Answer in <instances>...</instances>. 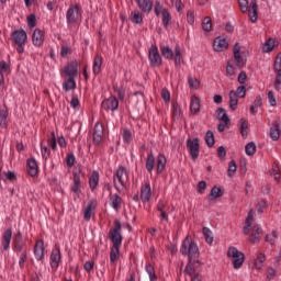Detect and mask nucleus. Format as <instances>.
<instances>
[{"label": "nucleus", "instance_id": "nucleus-47", "mask_svg": "<svg viewBox=\"0 0 281 281\" xmlns=\"http://www.w3.org/2000/svg\"><path fill=\"white\" fill-rule=\"evenodd\" d=\"M93 210H95V206H93V203H89L83 211L85 221H91V214H93Z\"/></svg>", "mask_w": 281, "mask_h": 281}, {"label": "nucleus", "instance_id": "nucleus-61", "mask_svg": "<svg viewBox=\"0 0 281 281\" xmlns=\"http://www.w3.org/2000/svg\"><path fill=\"white\" fill-rule=\"evenodd\" d=\"M238 3L241 12H247V10H249V0H238Z\"/></svg>", "mask_w": 281, "mask_h": 281}, {"label": "nucleus", "instance_id": "nucleus-6", "mask_svg": "<svg viewBox=\"0 0 281 281\" xmlns=\"http://www.w3.org/2000/svg\"><path fill=\"white\" fill-rule=\"evenodd\" d=\"M228 258H233L234 269H240L245 262V254L238 250L236 247H229L227 251Z\"/></svg>", "mask_w": 281, "mask_h": 281}, {"label": "nucleus", "instance_id": "nucleus-21", "mask_svg": "<svg viewBox=\"0 0 281 281\" xmlns=\"http://www.w3.org/2000/svg\"><path fill=\"white\" fill-rule=\"evenodd\" d=\"M247 12L250 21L256 23V21H258V2L256 0H251Z\"/></svg>", "mask_w": 281, "mask_h": 281}, {"label": "nucleus", "instance_id": "nucleus-1", "mask_svg": "<svg viewBox=\"0 0 281 281\" xmlns=\"http://www.w3.org/2000/svg\"><path fill=\"white\" fill-rule=\"evenodd\" d=\"M180 254L188 257L187 270L189 272L193 267H203V262H201L200 259L201 252L199 251V245L194 243L192 236L188 235L183 239L180 247Z\"/></svg>", "mask_w": 281, "mask_h": 281}, {"label": "nucleus", "instance_id": "nucleus-59", "mask_svg": "<svg viewBox=\"0 0 281 281\" xmlns=\"http://www.w3.org/2000/svg\"><path fill=\"white\" fill-rule=\"evenodd\" d=\"M269 102H270V106H276L278 104V101L276 100V93H273L272 90H270L268 92V95H267Z\"/></svg>", "mask_w": 281, "mask_h": 281}, {"label": "nucleus", "instance_id": "nucleus-41", "mask_svg": "<svg viewBox=\"0 0 281 281\" xmlns=\"http://www.w3.org/2000/svg\"><path fill=\"white\" fill-rule=\"evenodd\" d=\"M216 113L221 122H224V124L229 125V116L227 115V112L225 111V109L218 108Z\"/></svg>", "mask_w": 281, "mask_h": 281}, {"label": "nucleus", "instance_id": "nucleus-52", "mask_svg": "<svg viewBox=\"0 0 281 281\" xmlns=\"http://www.w3.org/2000/svg\"><path fill=\"white\" fill-rule=\"evenodd\" d=\"M248 126H247V122H245V119H240V135L241 137H247V135H249V132L247 131Z\"/></svg>", "mask_w": 281, "mask_h": 281}, {"label": "nucleus", "instance_id": "nucleus-4", "mask_svg": "<svg viewBox=\"0 0 281 281\" xmlns=\"http://www.w3.org/2000/svg\"><path fill=\"white\" fill-rule=\"evenodd\" d=\"M109 238L113 244L112 247H122V240H124V237H122V224L120 221L116 220L114 222V227L109 232Z\"/></svg>", "mask_w": 281, "mask_h": 281}, {"label": "nucleus", "instance_id": "nucleus-49", "mask_svg": "<svg viewBox=\"0 0 281 281\" xmlns=\"http://www.w3.org/2000/svg\"><path fill=\"white\" fill-rule=\"evenodd\" d=\"M254 221V215L251 214V211L248 213V216L245 222L244 226V234L247 236L249 234V228L251 227V223Z\"/></svg>", "mask_w": 281, "mask_h": 281}, {"label": "nucleus", "instance_id": "nucleus-40", "mask_svg": "<svg viewBox=\"0 0 281 281\" xmlns=\"http://www.w3.org/2000/svg\"><path fill=\"white\" fill-rule=\"evenodd\" d=\"M221 196H223V190L218 187H213L209 195V201H216V199H221Z\"/></svg>", "mask_w": 281, "mask_h": 281}, {"label": "nucleus", "instance_id": "nucleus-29", "mask_svg": "<svg viewBox=\"0 0 281 281\" xmlns=\"http://www.w3.org/2000/svg\"><path fill=\"white\" fill-rule=\"evenodd\" d=\"M172 58L176 67H181V63H183V54H181V47L179 45H176Z\"/></svg>", "mask_w": 281, "mask_h": 281}, {"label": "nucleus", "instance_id": "nucleus-46", "mask_svg": "<svg viewBox=\"0 0 281 281\" xmlns=\"http://www.w3.org/2000/svg\"><path fill=\"white\" fill-rule=\"evenodd\" d=\"M205 144L209 148H212L215 144V140H214V132L212 131H207L206 134H205Z\"/></svg>", "mask_w": 281, "mask_h": 281}, {"label": "nucleus", "instance_id": "nucleus-62", "mask_svg": "<svg viewBox=\"0 0 281 281\" xmlns=\"http://www.w3.org/2000/svg\"><path fill=\"white\" fill-rule=\"evenodd\" d=\"M161 98H162V100H164L166 103L170 102V91H168V89L164 88V89L161 90Z\"/></svg>", "mask_w": 281, "mask_h": 281}, {"label": "nucleus", "instance_id": "nucleus-44", "mask_svg": "<svg viewBox=\"0 0 281 281\" xmlns=\"http://www.w3.org/2000/svg\"><path fill=\"white\" fill-rule=\"evenodd\" d=\"M63 89L66 91H72V89H76V78L69 77L64 83Z\"/></svg>", "mask_w": 281, "mask_h": 281}, {"label": "nucleus", "instance_id": "nucleus-2", "mask_svg": "<svg viewBox=\"0 0 281 281\" xmlns=\"http://www.w3.org/2000/svg\"><path fill=\"white\" fill-rule=\"evenodd\" d=\"M113 186L119 193H122V190H126L128 186V170L124 166H120L113 176Z\"/></svg>", "mask_w": 281, "mask_h": 281}, {"label": "nucleus", "instance_id": "nucleus-23", "mask_svg": "<svg viewBox=\"0 0 281 281\" xmlns=\"http://www.w3.org/2000/svg\"><path fill=\"white\" fill-rule=\"evenodd\" d=\"M267 260V257L262 252H257L254 256V267L257 269V271H260L262 267H265V261Z\"/></svg>", "mask_w": 281, "mask_h": 281}, {"label": "nucleus", "instance_id": "nucleus-36", "mask_svg": "<svg viewBox=\"0 0 281 281\" xmlns=\"http://www.w3.org/2000/svg\"><path fill=\"white\" fill-rule=\"evenodd\" d=\"M161 56L167 60H172L175 58V50L170 46H160Z\"/></svg>", "mask_w": 281, "mask_h": 281}, {"label": "nucleus", "instance_id": "nucleus-51", "mask_svg": "<svg viewBox=\"0 0 281 281\" xmlns=\"http://www.w3.org/2000/svg\"><path fill=\"white\" fill-rule=\"evenodd\" d=\"M202 30H204V32H212V19L210 16L204 18Z\"/></svg>", "mask_w": 281, "mask_h": 281}, {"label": "nucleus", "instance_id": "nucleus-50", "mask_svg": "<svg viewBox=\"0 0 281 281\" xmlns=\"http://www.w3.org/2000/svg\"><path fill=\"white\" fill-rule=\"evenodd\" d=\"M245 151L248 157H251L252 155H256V143L250 142L245 146Z\"/></svg>", "mask_w": 281, "mask_h": 281}, {"label": "nucleus", "instance_id": "nucleus-13", "mask_svg": "<svg viewBox=\"0 0 281 281\" xmlns=\"http://www.w3.org/2000/svg\"><path fill=\"white\" fill-rule=\"evenodd\" d=\"M32 42L35 47H41L45 43V34L41 29H35L32 35Z\"/></svg>", "mask_w": 281, "mask_h": 281}, {"label": "nucleus", "instance_id": "nucleus-60", "mask_svg": "<svg viewBox=\"0 0 281 281\" xmlns=\"http://www.w3.org/2000/svg\"><path fill=\"white\" fill-rule=\"evenodd\" d=\"M188 83L190 89H199V80L196 78L189 77Z\"/></svg>", "mask_w": 281, "mask_h": 281}, {"label": "nucleus", "instance_id": "nucleus-19", "mask_svg": "<svg viewBox=\"0 0 281 281\" xmlns=\"http://www.w3.org/2000/svg\"><path fill=\"white\" fill-rule=\"evenodd\" d=\"M137 8L145 14L153 12V2L150 0H135Z\"/></svg>", "mask_w": 281, "mask_h": 281}, {"label": "nucleus", "instance_id": "nucleus-34", "mask_svg": "<svg viewBox=\"0 0 281 281\" xmlns=\"http://www.w3.org/2000/svg\"><path fill=\"white\" fill-rule=\"evenodd\" d=\"M130 19L132 23H135V25H140V23H144V15L137 10H134L130 14Z\"/></svg>", "mask_w": 281, "mask_h": 281}, {"label": "nucleus", "instance_id": "nucleus-5", "mask_svg": "<svg viewBox=\"0 0 281 281\" xmlns=\"http://www.w3.org/2000/svg\"><path fill=\"white\" fill-rule=\"evenodd\" d=\"M82 19V9L80 4H71L66 12V21L68 25H74Z\"/></svg>", "mask_w": 281, "mask_h": 281}, {"label": "nucleus", "instance_id": "nucleus-33", "mask_svg": "<svg viewBox=\"0 0 281 281\" xmlns=\"http://www.w3.org/2000/svg\"><path fill=\"white\" fill-rule=\"evenodd\" d=\"M145 168L149 173H153V170H155V155L153 151L147 155Z\"/></svg>", "mask_w": 281, "mask_h": 281}, {"label": "nucleus", "instance_id": "nucleus-22", "mask_svg": "<svg viewBox=\"0 0 281 281\" xmlns=\"http://www.w3.org/2000/svg\"><path fill=\"white\" fill-rule=\"evenodd\" d=\"M227 47H229V44L225 38L216 37L213 42L214 52H224V49H227Z\"/></svg>", "mask_w": 281, "mask_h": 281}, {"label": "nucleus", "instance_id": "nucleus-10", "mask_svg": "<svg viewBox=\"0 0 281 281\" xmlns=\"http://www.w3.org/2000/svg\"><path fill=\"white\" fill-rule=\"evenodd\" d=\"M102 139H104V126L102 123L97 122L92 133V142L95 146H100V144H102Z\"/></svg>", "mask_w": 281, "mask_h": 281}, {"label": "nucleus", "instance_id": "nucleus-12", "mask_svg": "<svg viewBox=\"0 0 281 281\" xmlns=\"http://www.w3.org/2000/svg\"><path fill=\"white\" fill-rule=\"evenodd\" d=\"M120 106V101L115 97H110L101 102V109L103 111H117Z\"/></svg>", "mask_w": 281, "mask_h": 281}, {"label": "nucleus", "instance_id": "nucleus-14", "mask_svg": "<svg viewBox=\"0 0 281 281\" xmlns=\"http://www.w3.org/2000/svg\"><path fill=\"white\" fill-rule=\"evenodd\" d=\"M150 196H153V190L150 189V182H145V184L140 188V200L144 203H148V201H150Z\"/></svg>", "mask_w": 281, "mask_h": 281}, {"label": "nucleus", "instance_id": "nucleus-45", "mask_svg": "<svg viewBox=\"0 0 281 281\" xmlns=\"http://www.w3.org/2000/svg\"><path fill=\"white\" fill-rule=\"evenodd\" d=\"M170 19L172 18L170 16V12L168 11V9H162L161 21H162L164 27H168V25H170Z\"/></svg>", "mask_w": 281, "mask_h": 281}, {"label": "nucleus", "instance_id": "nucleus-57", "mask_svg": "<svg viewBox=\"0 0 281 281\" xmlns=\"http://www.w3.org/2000/svg\"><path fill=\"white\" fill-rule=\"evenodd\" d=\"M26 21H27V25H29L30 30H33V27H36V15L30 14L26 18Z\"/></svg>", "mask_w": 281, "mask_h": 281}, {"label": "nucleus", "instance_id": "nucleus-17", "mask_svg": "<svg viewBox=\"0 0 281 281\" xmlns=\"http://www.w3.org/2000/svg\"><path fill=\"white\" fill-rule=\"evenodd\" d=\"M34 256L36 260L41 261L45 258V243L37 240L34 247Z\"/></svg>", "mask_w": 281, "mask_h": 281}, {"label": "nucleus", "instance_id": "nucleus-53", "mask_svg": "<svg viewBox=\"0 0 281 281\" xmlns=\"http://www.w3.org/2000/svg\"><path fill=\"white\" fill-rule=\"evenodd\" d=\"M122 137L125 144H131V142H133V134L128 131V128L123 130Z\"/></svg>", "mask_w": 281, "mask_h": 281}, {"label": "nucleus", "instance_id": "nucleus-42", "mask_svg": "<svg viewBox=\"0 0 281 281\" xmlns=\"http://www.w3.org/2000/svg\"><path fill=\"white\" fill-rule=\"evenodd\" d=\"M26 244L23 240H13V251L15 254H23L25 251Z\"/></svg>", "mask_w": 281, "mask_h": 281}, {"label": "nucleus", "instance_id": "nucleus-32", "mask_svg": "<svg viewBox=\"0 0 281 281\" xmlns=\"http://www.w3.org/2000/svg\"><path fill=\"white\" fill-rule=\"evenodd\" d=\"M0 126L1 128L8 127V106L5 105L0 108Z\"/></svg>", "mask_w": 281, "mask_h": 281}, {"label": "nucleus", "instance_id": "nucleus-38", "mask_svg": "<svg viewBox=\"0 0 281 281\" xmlns=\"http://www.w3.org/2000/svg\"><path fill=\"white\" fill-rule=\"evenodd\" d=\"M65 74H67L68 78H76L78 76V66L76 64L66 66Z\"/></svg>", "mask_w": 281, "mask_h": 281}, {"label": "nucleus", "instance_id": "nucleus-37", "mask_svg": "<svg viewBox=\"0 0 281 281\" xmlns=\"http://www.w3.org/2000/svg\"><path fill=\"white\" fill-rule=\"evenodd\" d=\"M238 98L236 95V91L231 90L229 92V109H232V111H236V109H238Z\"/></svg>", "mask_w": 281, "mask_h": 281}, {"label": "nucleus", "instance_id": "nucleus-3", "mask_svg": "<svg viewBox=\"0 0 281 281\" xmlns=\"http://www.w3.org/2000/svg\"><path fill=\"white\" fill-rule=\"evenodd\" d=\"M11 40L16 45L18 54L25 52V43L27 42V33L23 29L14 30L11 33Z\"/></svg>", "mask_w": 281, "mask_h": 281}, {"label": "nucleus", "instance_id": "nucleus-25", "mask_svg": "<svg viewBox=\"0 0 281 281\" xmlns=\"http://www.w3.org/2000/svg\"><path fill=\"white\" fill-rule=\"evenodd\" d=\"M120 247H111L110 249V265L115 269L117 267V260H120Z\"/></svg>", "mask_w": 281, "mask_h": 281}, {"label": "nucleus", "instance_id": "nucleus-31", "mask_svg": "<svg viewBox=\"0 0 281 281\" xmlns=\"http://www.w3.org/2000/svg\"><path fill=\"white\" fill-rule=\"evenodd\" d=\"M98 183H100V173L98 171H93L89 178V187L92 192L98 188Z\"/></svg>", "mask_w": 281, "mask_h": 281}, {"label": "nucleus", "instance_id": "nucleus-39", "mask_svg": "<svg viewBox=\"0 0 281 281\" xmlns=\"http://www.w3.org/2000/svg\"><path fill=\"white\" fill-rule=\"evenodd\" d=\"M190 111L195 115V113H199L201 111V103L199 102V98L192 97L191 103H190Z\"/></svg>", "mask_w": 281, "mask_h": 281}, {"label": "nucleus", "instance_id": "nucleus-9", "mask_svg": "<svg viewBox=\"0 0 281 281\" xmlns=\"http://www.w3.org/2000/svg\"><path fill=\"white\" fill-rule=\"evenodd\" d=\"M61 255H60V248L56 247L55 249L52 250L50 257H49V265L52 271L56 272L58 271V267L60 266L61 262Z\"/></svg>", "mask_w": 281, "mask_h": 281}, {"label": "nucleus", "instance_id": "nucleus-30", "mask_svg": "<svg viewBox=\"0 0 281 281\" xmlns=\"http://www.w3.org/2000/svg\"><path fill=\"white\" fill-rule=\"evenodd\" d=\"M102 63H103L102 56L100 55L94 56L93 66H92V71L94 76H98V74L102 71Z\"/></svg>", "mask_w": 281, "mask_h": 281}, {"label": "nucleus", "instance_id": "nucleus-15", "mask_svg": "<svg viewBox=\"0 0 281 281\" xmlns=\"http://www.w3.org/2000/svg\"><path fill=\"white\" fill-rule=\"evenodd\" d=\"M234 58L236 61V65L239 69H243L245 67V58L240 55V44L236 43L233 48Z\"/></svg>", "mask_w": 281, "mask_h": 281}, {"label": "nucleus", "instance_id": "nucleus-16", "mask_svg": "<svg viewBox=\"0 0 281 281\" xmlns=\"http://www.w3.org/2000/svg\"><path fill=\"white\" fill-rule=\"evenodd\" d=\"M260 236H262V228L260 225L255 224L251 229V235L249 237V243L255 245V243H260Z\"/></svg>", "mask_w": 281, "mask_h": 281}, {"label": "nucleus", "instance_id": "nucleus-28", "mask_svg": "<svg viewBox=\"0 0 281 281\" xmlns=\"http://www.w3.org/2000/svg\"><path fill=\"white\" fill-rule=\"evenodd\" d=\"M199 269H201V266H195L191 271H188V266H186L184 273L191 278V281H201V274L196 272Z\"/></svg>", "mask_w": 281, "mask_h": 281}, {"label": "nucleus", "instance_id": "nucleus-35", "mask_svg": "<svg viewBox=\"0 0 281 281\" xmlns=\"http://www.w3.org/2000/svg\"><path fill=\"white\" fill-rule=\"evenodd\" d=\"M71 192L75 194H80V173H74Z\"/></svg>", "mask_w": 281, "mask_h": 281}, {"label": "nucleus", "instance_id": "nucleus-11", "mask_svg": "<svg viewBox=\"0 0 281 281\" xmlns=\"http://www.w3.org/2000/svg\"><path fill=\"white\" fill-rule=\"evenodd\" d=\"M273 69L277 72L276 80H274V89L276 91H280L281 90V53L277 56L274 60Z\"/></svg>", "mask_w": 281, "mask_h": 281}, {"label": "nucleus", "instance_id": "nucleus-58", "mask_svg": "<svg viewBox=\"0 0 281 281\" xmlns=\"http://www.w3.org/2000/svg\"><path fill=\"white\" fill-rule=\"evenodd\" d=\"M235 93L239 98H245V95H247V88L245 86H239L236 89Z\"/></svg>", "mask_w": 281, "mask_h": 281}, {"label": "nucleus", "instance_id": "nucleus-48", "mask_svg": "<svg viewBox=\"0 0 281 281\" xmlns=\"http://www.w3.org/2000/svg\"><path fill=\"white\" fill-rule=\"evenodd\" d=\"M202 232L207 245H212L214 243V236H212V231L207 227H203Z\"/></svg>", "mask_w": 281, "mask_h": 281}, {"label": "nucleus", "instance_id": "nucleus-8", "mask_svg": "<svg viewBox=\"0 0 281 281\" xmlns=\"http://www.w3.org/2000/svg\"><path fill=\"white\" fill-rule=\"evenodd\" d=\"M148 59L151 67H161V55H159V49L155 45L148 50Z\"/></svg>", "mask_w": 281, "mask_h": 281}, {"label": "nucleus", "instance_id": "nucleus-20", "mask_svg": "<svg viewBox=\"0 0 281 281\" xmlns=\"http://www.w3.org/2000/svg\"><path fill=\"white\" fill-rule=\"evenodd\" d=\"M10 243H12V228H8L2 234L1 245L3 251H8V249H10Z\"/></svg>", "mask_w": 281, "mask_h": 281}, {"label": "nucleus", "instance_id": "nucleus-24", "mask_svg": "<svg viewBox=\"0 0 281 281\" xmlns=\"http://www.w3.org/2000/svg\"><path fill=\"white\" fill-rule=\"evenodd\" d=\"M109 198L111 206L115 212H120V210H122V198L116 193H110Z\"/></svg>", "mask_w": 281, "mask_h": 281}, {"label": "nucleus", "instance_id": "nucleus-64", "mask_svg": "<svg viewBox=\"0 0 281 281\" xmlns=\"http://www.w3.org/2000/svg\"><path fill=\"white\" fill-rule=\"evenodd\" d=\"M187 21L189 25H194V12L192 10L187 12Z\"/></svg>", "mask_w": 281, "mask_h": 281}, {"label": "nucleus", "instance_id": "nucleus-26", "mask_svg": "<svg viewBox=\"0 0 281 281\" xmlns=\"http://www.w3.org/2000/svg\"><path fill=\"white\" fill-rule=\"evenodd\" d=\"M27 172L30 177H37L38 176V164L36 162V159L30 158L27 160Z\"/></svg>", "mask_w": 281, "mask_h": 281}, {"label": "nucleus", "instance_id": "nucleus-56", "mask_svg": "<svg viewBox=\"0 0 281 281\" xmlns=\"http://www.w3.org/2000/svg\"><path fill=\"white\" fill-rule=\"evenodd\" d=\"M270 175H273L276 181H280V167L277 164L272 165Z\"/></svg>", "mask_w": 281, "mask_h": 281}, {"label": "nucleus", "instance_id": "nucleus-7", "mask_svg": "<svg viewBox=\"0 0 281 281\" xmlns=\"http://www.w3.org/2000/svg\"><path fill=\"white\" fill-rule=\"evenodd\" d=\"M187 150L189 151L192 161H196L200 153L199 138L187 139Z\"/></svg>", "mask_w": 281, "mask_h": 281}, {"label": "nucleus", "instance_id": "nucleus-63", "mask_svg": "<svg viewBox=\"0 0 281 281\" xmlns=\"http://www.w3.org/2000/svg\"><path fill=\"white\" fill-rule=\"evenodd\" d=\"M237 168L236 161L232 160L228 165V177H232V173L236 172Z\"/></svg>", "mask_w": 281, "mask_h": 281}, {"label": "nucleus", "instance_id": "nucleus-18", "mask_svg": "<svg viewBox=\"0 0 281 281\" xmlns=\"http://www.w3.org/2000/svg\"><path fill=\"white\" fill-rule=\"evenodd\" d=\"M166 164H168V160L166 159V155L158 154L156 157V172L157 175H161L164 170H166Z\"/></svg>", "mask_w": 281, "mask_h": 281}, {"label": "nucleus", "instance_id": "nucleus-27", "mask_svg": "<svg viewBox=\"0 0 281 281\" xmlns=\"http://www.w3.org/2000/svg\"><path fill=\"white\" fill-rule=\"evenodd\" d=\"M280 123L278 121H274L272 123V126L270 127V137L273 142H278L280 139Z\"/></svg>", "mask_w": 281, "mask_h": 281}, {"label": "nucleus", "instance_id": "nucleus-54", "mask_svg": "<svg viewBox=\"0 0 281 281\" xmlns=\"http://www.w3.org/2000/svg\"><path fill=\"white\" fill-rule=\"evenodd\" d=\"M172 115L175 120H179V117H181V106L179 103H172Z\"/></svg>", "mask_w": 281, "mask_h": 281}, {"label": "nucleus", "instance_id": "nucleus-55", "mask_svg": "<svg viewBox=\"0 0 281 281\" xmlns=\"http://www.w3.org/2000/svg\"><path fill=\"white\" fill-rule=\"evenodd\" d=\"M41 151L43 159L47 161V159H49V155H52V151L49 150V148H47V146L43 145V142L41 143Z\"/></svg>", "mask_w": 281, "mask_h": 281}, {"label": "nucleus", "instance_id": "nucleus-43", "mask_svg": "<svg viewBox=\"0 0 281 281\" xmlns=\"http://www.w3.org/2000/svg\"><path fill=\"white\" fill-rule=\"evenodd\" d=\"M260 106H262V97L257 95L254 104L250 105V113H258V109H260Z\"/></svg>", "mask_w": 281, "mask_h": 281}]
</instances>
